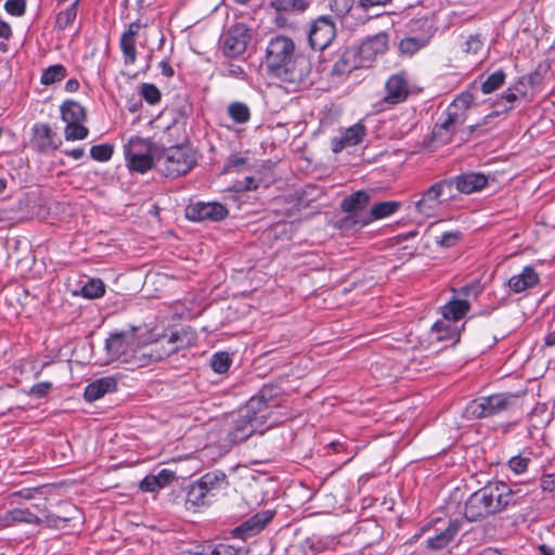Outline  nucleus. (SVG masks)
<instances>
[{"label":"nucleus","mask_w":555,"mask_h":555,"mask_svg":"<svg viewBox=\"0 0 555 555\" xmlns=\"http://www.w3.org/2000/svg\"><path fill=\"white\" fill-rule=\"evenodd\" d=\"M284 401L281 388L275 385H264L243 406L232 413L227 423L228 440L233 443L243 442L254 434L262 435V428L275 410Z\"/></svg>","instance_id":"nucleus-1"},{"label":"nucleus","mask_w":555,"mask_h":555,"mask_svg":"<svg viewBox=\"0 0 555 555\" xmlns=\"http://www.w3.org/2000/svg\"><path fill=\"white\" fill-rule=\"evenodd\" d=\"M176 338L177 335L172 334L166 341L168 348L160 351L158 347L163 345V341L141 347L134 331L118 332L109 335L105 341V349L107 354L114 360L141 365L144 363L145 358H150L152 361H160L173 353L178 349L175 345Z\"/></svg>","instance_id":"nucleus-2"},{"label":"nucleus","mask_w":555,"mask_h":555,"mask_svg":"<svg viewBox=\"0 0 555 555\" xmlns=\"http://www.w3.org/2000/svg\"><path fill=\"white\" fill-rule=\"evenodd\" d=\"M515 493L503 481H491L475 491L465 502L464 516L469 521L482 520L515 504Z\"/></svg>","instance_id":"nucleus-3"},{"label":"nucleus","mask_w":555,"mask_h":555,"mask_svg":"<svg viewBox=\"0 0 555 555\" xmlns=\"http://www.w3.org/2000/svg\"><path fill=\"white\" fill-rule=\"evenodd\" d=\"M195 163L196 159L192 150L183 145L168 149L160 147L157 156V168L166 177L171 178L188 173Z\"/></svg>","instance_id":"nucleus-4"},{"label":"nucleus","mask_w":555,"mask_h":555,"mask_svg":"<svg viewBox=\"0 0 555 555\" xmlns=\"http://www.w3.org/2000/svg\"><path fill=\"white\" fill-rule=\"evenodd\" d=\"M312 63L304 53H295L273 77L286 83L292 90L306 88L313 81Z\"/></svg>","instance_id":"nucleus-5"},{"label":"nucleus","mask_w":555,"mask_h":555,"mask_svg":"<svg viewBox=\"0 0 555 555\" xmlns=\"http://www.w3.org/2000/svg\"><path fill=\"white\" fill-rule=\"evenodd\" d=\"M515 399L509 393H495L472 400L464 409L463 415L468 420L485 418L508 409Z\"/></svg>","instance_id":"nucleus-6"},{"label":"nucleus","mask_w":555,"mask_h":555,"mask_svg":"<svg viewBox=\"0 0 555 555\" xmlns=\"http://www.w3.org/2000/svg\"><path fill=\"white\" fill-rule=\"evenodd\" d=\"M296 47L294 41L286 36H275L267 44L264 64L271 76L283 67V65L295 55Z\"/></svg>","instance_id":"nucleus-7"},{"label":"nucleus","mask_w":555,"mask_h":555,"mask_svg":"<svg viewBox=\"0 0 555 555\" xmlns=\"http://www.w3.org/2000/svg\"><path fill=\"white\" fill-rule=\"evenodd\" d=\"M249 39L248 27L244 23H235L221 35L220 47L228 57H237L246 51Z\"/></svg>","instance_id":"nucleus-8"},{"label":"nucleus","mask_w":555,"mask_h":555,"mask_svg":"<svg viewBox=\"0 0 555 555\" xmlns=\"http://www.w3.org/2000/svg\"><path fill=\"white\" fill-rule=\"evenodd\" d=\"M336 36L335 23L330 16H320L311 25L309 43L313 50L326 49Z\"/></svg>","instance_id":"nucleus-9"},{"label":"nucleus","mask_w":555,"mask_h":555,"mask_svg":"<svg viewBox=\"0 0 555 555\" xmlns=\"http://www.w3.org/2000/svg\"><path fill=\"white\" fill-rule=\"evenodd\" d=\"M227 216L228 209L218 202H197L185 208V217L192 221H220Z\"/></svg>","instance_id":"nucleus-10"},{"label":"nucleus","mask_w":555,"mask_h":555,"mask_svg":"<svg viewBox=\"0 0 555 555\" xmlns=\"http://www.w3.org/2000/svg\"><path fill=\"white\" fill-rule=\"evenodd\" d=\"M449 182L441 180L427 189L422 197L415 202L416 211L426 217H434L441 204V196L446 194Z\"/></svg>","instance_id":"nucleus-11"},{"label":"nucleus","mask_w":555,"mask_h":555,"mask_svg":"<svg viewBox=\"0 0 555 555\" xmlns=\"http://www.w3.org/2000/svg\"><path fill=\"white\" fill-rule=\"evenodd\" d=\"M409 80L404 73L391 75L385 83L384 104L396 105L404 102L409 96Z\"/></svg>","instance_id":"nucleus-12"},{"label":"nucleus","mask_w":555,"mask_h":555,"mask_svg":"<svg viewBox=\"0 0 555 555\" xmlns=\"http://www.w3.org/2000/svg\"><path fill=\"white\" fill-rule=\"evenodd\" d=\"M444 181L449 182L448 192L451 196L453 186L463 194H472L483 190L488 184V177L479 172H465Z\"/></svg>","instance_id":"nucleus-13"},{"label":"nucleus","mask_w":555,"mask_h":555,"mask_svg":"<svg viewBox=\"0 0 555 555\" xmlns=\"http://www.w3.org/2000/svg\"><path fill=\"white\" fill-rule=\"evenodd\" d=\"M274 514L273 511L266 509L253 515L240 526L235 527L232 530V535L243 540L255 537L273 519Z\"/></svg>","instance_id":"nucleus-14"},{"label":"nucleus","mask_w":555,"mask_h":555,"mask_svg":"<svg viewBox=\"0 0 555 555\" xmlns=\"http://www.w3.org/2000/svg\"><path fill=\"white\" fill-rule=\"evenodd\" d=\"M34 146L41 153L55 151L62 144L56 133L52 131L48 124H35L33 127Z\"/></svg>","instance_id":"nucleus-15"},{"label":"nucleus","mask_w":555,"mask_h":555,"mask_svg":"<svg viewBox=\"0 0 555 555\" xmlns=\"http://www.w3.org/2000/svg\"><path fill=\"white\" fill-rule=\"evenodd\" d=\"M366 134L365 127L358 122L345 129L339 137L331 141V147L334 153H339L347 147L360 144Z\"/></svg>","instance_id":"nucleus-16"},{"label":"nucleus","mask_w":555,"mask_h":555,"mask_svg":"<svg viewBox=\"0 0 555 555\" xmlns=\"http://www.w3.org/2000/svg\"><path fill=\"white\" fill-rule=\"evenodd\" d=\"M388 37L386 34H377L371 38L365 39L358 51L360 59L363 60L364 64L373 61L377 55L384 54L387 50Z\"/></svg>","instance_id":"nucleus-17"},{"label":"nucleus","mask_w":555,"mask_h":555,"mask_svg":"<svg viewBox=\"0 0 555 555\" xmlns=\"http://www.w3.org/2000/svg\"><path fill=\"white\" fill-rule=\"evenodd\" d=\"M465 121H456L453 115L446 109L442 121L435 125L433 129V139L438 144H448L456 130L464 125Z\"/></svg>","instance_id":"nucleus-18"},{"label":"nucleus","mask_w":555,"mask_h":555,"mask_svg":"<svg viewBox=\"0 0 555 555\" xmlns=\"http://www.w3.org/2000/svg\"><path fill=\"white\" fill-rule=\"evenodd\" d=\"M141 24L139 22L130 23L128 28L122 33L120 37V50L122 52L125 64H134L137 60L135 41Z\"/></svg>","instance_id":"nucleus-19"},{"label":"nucleus","mask_w":555,"mask_h":555,"mask_svg":"<svg viewBox=\"0 0 555 555\" xmlns=\"http://www.w3.org/2000/svg\"><path fill=\"white\" fill-rule=\"evenodd\" d=\"M362 66H365V64L363 60L360 59L358 49L352 47L344 50L339 59L335 62L332 72L335 75L341 76Z\"/></svg>","instance_id":"nucleus-20"},{"label":"nucleus","mask_w":555,"mask_h":555,"mask_svg":"<svg viewBox=\"0 0 555 555\" xmlns=\"http://www.w3.org/2000/svg\"><path fill=\"white\" fill-rule=\"evenodd\" d=\"M197 481L212 500L229 486L228 477L222 470L208 472Z\"/></svg>","instance_id":"nucleus-21"},{"label":"nucleus","mask_w":555,"mask_h":555,"mask_svg":"<svg viewBox=\"0 0 555 555\" xmlns=\"http://www.w3.org/2000/svg\"><path fill=\"white\" fill-rule=\"evenodd\" d=\"M117 387V380L113 376H105L90 383L83 392V397L88 402H93L102 398L108 392H113Z\"/></svg>","instance_id":"nucleus-22"},{"label":"nucleus","mask_w":555,"mask_h":555,"mask_svg":"<svg viewBox=\"0 0 555 555\" xmlns=\"http://www.w3.org/2000/svg\"><path fill=\"white\" fill-rule=\"evenodd\" d=\"M40 518L27 508H14L0 517V528L13 526L18 522L39 525Z\"/></svg>","instance_id":"nucleus-23"},{"label":"nucleus","mask_w":555,"mask_h":555,"mask_svg":"<svg viewBox=\"0 0 555 555\" xmlns=\"http://www.w3.org/2000/svg\"><path fill=\"white\" fill-rule=\"evenodd\" d=\"M460 527L461 525L459 520L450 521L448 527L443 531L437 533L436 535L427 540L428 547L434 551L442 550L455 538V535L460 531Z\"/></svg>","instance_id":"nucleus-24"},{"label":"nucleus","mask_w":555,"mask_h":555,"mask_svg":"<svg viewBox=\"0 0 555 555\" xmlns=\"http://www.w3.org/2000/svg\"><path fill=\"white\" fill-rule=\"evenodd\" d=\"M538 281V273L531 267H525L521 273L508 280V286L515 293H520L535 285Z\"/></svg>","instance_id":"nucleus-25"},{"label":"nucleus","mask_w":555,"mask_h":555,"mask_svg":"<svg viewBox=\"0 0 555 555\" xmlns=\"http://www.w3.org/2000/svg\"><path fill=\"white\" fill-rule=\"evenodd\" d=\"M475 101L474 95L470 92H463L456 96L453 102L447 107L456 121H466L467 109L473 105Z\"/></svg>","instance_id":"nucleus-26"},{"label":"nucleus","mask_w":555,"mask_h":555,"mask_svg":"<svg viewBox=\"0 0 555 555\" xmlns=\"http://www.w3.org/2000/svg\"><path fill=\"white\" fill-rule=\"evenodd\" d=\"M159 155V149L155 153H145L126 158L127 166L130 170L144 173L150 170L153 166L157 167V156Z\"/></svg>","instance_id":"nucleus-27"},{"label":"nucleus","mask_w":555,"mask_h":555,"mask_svg":"<svg viewBox=\"0 0 555 555\" xmlns=\"http://www.w3.org/2000/svg\"><path fill=\"white\" fill-rule=\"evenodd\" d=\"M160 146L155 145L151 140L140 137L131 138L125 145V157L129 158L145 153H155Z\"/></svg>","instance_id":"nucleus-28"},{"label":"nucleus","mask_w":555,"mask_h":555,"mask_svg":"<svg viewBox=\"0 0 555 555\" xmlns=\"http://www.w3.org/2000/svg\"><path fill=\"white\" fill-rule=\"evenodd\" d=\"M469 310V302L466 299L454 297L442 307V315L447 320L456 322L464 318Z\"/></svg>","instance_id":"nucleus-29"},{"label":"nucleus","mask_w":555,"mask_h":555,"mask_svg":"<svg viewBox=\"0 0 555 555\" xmlns=\"http://www.w3.org/2000/svg\"><path fill=\"white\" fill-rule=\"evenodd\" d=\"M212 499L196 480L190 485L186 493V505L191 507H202L210 505Z\"/></svg>","instance_id":"nucleus-30"},{"label":"nucleus","mask_w":555,"mask_h":555,"mask_svg":"<svg viewBox=\"0 0 555 555\" xmlns=\"http://www.w3.org/2000/svg\"><path fill=\"white\" fill-rule=\"evenodd\" d=\"M61 117L65 124H74L86 120L85 108L75 101H65L61 105Z\"/></svg>","instance_id":"nucleus-31"},{"label":"nucleus","mask_w":555,"mask_h":555,"mask_svg":"<svg viewBox=\"0 0 555 555\" xmlns=\"http://www.w3.org/2000/svg\"><path fill=\"white\" fill-rule=\"evenodd\" d=\"M370 202V195L365 191H357L345 197L341 202V209L349 214H357L364 209Z\"/></svg>","instance_id":"nucleus-32"},{"label":"nucleus","mask_w":555,"mask_h":555,"mask_svg":"<svg viewBox=\"0 0 555 555\" xmlns=\"http://www.w3.org/2000/svg\"><path fill=\"white\" fill-rule=\"evenodd\" d=\"M399 207V203L397 202H380L376 203L371 207L370 217L360 222V227L367 224L369 222L382 218L389 217L392 215Z\"/></svg>","instance_id":"nucleus-33"},{"label":"nucleus","mask_w":555,"mask_h":555,"mask_svg":"<svg viewBox=\"0 0 555 555\" xmlns=\"http://www.w3.org/2000/svg\"><path fill=\"white\" fill-rule=\"evenodd\" d=\"M451 320L442 319L437 321L431 326V336L437 340H451L454 339L457 334L455 328L451 324Z\"/></svg>","instance_id":"nucleus-34"},{"label":"nucleus","mask_w":555,"mask_h":555,"mask_svg":"<svg viewBox=\"0 0 555 555\" xmlns=\"http://www.w3.org/2000/svg\"><path fill=\"white\" fill-rule=\"evenodd\" d=\"M429 35L403 38L399 43L400 51L404 54H414L422 48L426 47L429 42Z\"/></svg>","instance_id":"nucleus-35"},{"label":"nucleus","mask_w":555,"mask_h":555,"mask_svg":"<svg viewBox=\"0 0 555 555\" xmlns=\"http://www.w3.org/2000/svg\"><path fill=\"white\" fill-rule=\"evenodd\" d=\"M66 68L61 64H55L49 66L43 70L40 81L44 86H50L63 80L66 77Z\"/></svg>","instance_id":"nucleus-36"},{"label":"nucleus","mask_w":555,"mask_h":555,"mask_svg":"<svg viewBox=\"0 0 555 555\" xmlns=\"http://www.w3.org/2000/svg\"><path fill=\"white\" fill-rule=\"evenodd\" d=\"M271 5L281 12H304L309 7V0H272Z\"/></svg>","instance_id":"nucleus-37"},{"label":"nucleus","mask_w":555,"mask_h":555,"mask_svg":"<svg viewBox=\"0 0 555 555\" xmlns=\"http://www.w3.org/2000/svg\"><path fill=\"white\" fill-rule=\"evenodd\" d=\"M228 114L236 124H245L250 119L248 106L242 102H234L228 106Z\"/></svg>","instance_id":"nucleus-38"},{"label":"nucleus","mask_w":555,"mask_h":555,"mask_svg":"<svg viewBox=\"0 0 555 555\" xmlns=\"http://www.w3.org/2000/svg\"><path fill=\"white\" fill-rule=\"evenodd\" d=\"M531 463V452L522 451L519 454L508 460V467L516 475L524 474L527 472L529 464Z\"/></svg>","instance_id":"nucleus-39"},{"label":"nucleus","mask_w":555,"mask_h":555,"mask_svg":"<svg viewBox=\"0 0 555 555\" xmlns=\"http://www.w3.org/2000/svg\"><path fill=\"white\" fill-rule=\"evenodd\" d=\"M78 2L79 0L74 1L68 8L57 14L55 24L59 29H66L76 20Z\"/></svg>","instance_id":"nucleus-40"},{"label":"nucleus","mask_w":555,"mask_h":555,"mask_svg":"<svg viewBox=\"0 0 555 555\" xmlns=\"http://www.w3.org/2000/svg\"><path fill=\"white\" fill-rule=\"evenodd\" d=\"M104 293L105 285L99 279H91L81 287V295L88 299L100 298Z\"/></svg>","instance_id":"nucleus-41"},{"label":"nucleus","mask_w":555,"mask_h":555,"mask_svg":"<svg viewBox=\"0 0 555 555\" xmlns=\"http://www.w3.org/2000/svg\"><path fill=\"white\" fill-rule=\"evenodd\" d=\"M505 73L502 69L495 70L481 83V91L489 94L501 88L505 81Z\"/></svg>","instance_id":"nucleus-42"},{"label":"nucleus","mask_w":555,"mask_h":555,"mask_svg":"<svg viewBox=\"0 0 555 555\" xmlns=\"http://www.w3.org/2000/svg\"><path fill=\"white\" fill-rule=\"evenodd\" d=\"M82 122L83 121L66 124L64 129V138L66 141L85 140L88 137L89 130Z\"/></svg>","instance_id":"nucleus-43"},{"label":"nucleus","mask_w":555,"mask_h":555,"mask_svg":"<svg viewBox=\"0 0 555 555\" xmlns=\"http://www.w3.org/2000/svg\"><path fill=\"white\" fill-rule=\"evenodd\" d=\"M520 99V96H517L515 94V91H513V89L508 88L496 99L495 106L501 107L502 112H507L514 108L515 103Z\"/></svg>","instance_id":"nucleus-44"},{"label":"nucleus","mask_w":555,"mask_h":555,"mask_svg":"<svg viewBox=\"0 0 555 555\" xmlns=\"http://www.w3.org/2000/svg\"><path fill=\"white\" fill-rule=\"evenodd\" d=\"M199 555H237V550L224 543L209 544L203 547Z\"/></svg>","instance_id":"nucleus-45"},{"label":"nucleus","mask_w":555,"mask_h":555,"mask_svg":"<svg viewBox=\"0 0 555 555\" xmlns=\"http://www.w3.org/2000/svg\"><path fill=\"white\" fill-rule=\"evenodd\" d=\"M231 365V358L228 352H216L211 358V367L218 373H225Z\"/></svg>","instance_id":"nucleus-46"},{"label":"nucleus","mask_w":555,"mask_h":555,"mask_svg":"<svg viewBox=\"0 0 555 555\" xmlns=\"http://www.w3.org/2000/svg\"><path fill=\"white\" fill-rule=\"evenodd\" d=\"M141 96L151 105H155L160 101L162 93L153 83H143L140 90Z\"/></svg>","instance_id":"nucleus-47"},{"label":"nucleus","mask_w":555,"mask_h":555,"mask_svg":"<svg viewBox=\"0 0 555 555\" xmlns=\"http://www.w3.org/2000/svg\"><path fill=\"white\" fill-rule=\"evenodd\" d=\"M114 149L109 144L93 145L90 149V155L98 162H107L112 158Z\"/></svg>","instance_id":"nucleus-48"},{"label":"nucleus","mask_w":555,"mask_h":555,"mask_svg":"<svg viewBox=\"0 0 555 555\" xmlns=\"http://www.w3.org/2000/svg\"><path fill=\"white\" fill-rule=\"evenodd\" d=\"M353 2V0H328L327 7L337 16L344 17L352 9Z\"/></svg>","instance_id":"nucleus-49"},{"label":"nucleus","mask_w":555,"mask_h":555,"mask_svg":"<svg viewBox=\"0 0 555 555\" xmlns=\"http://www.w3.org/2000/svg\"><path fill=\"white\" fill-rule=\"evenodd\" d=\"M482 46L483 43L478 36L470 35L462 44V49L467 54H477Z\"/></svg>","instance_id":"nucleus-50"},{"label":"nucleus","mask_w":555,"mask_h":555,"mask_svg":"<svg viewBox=\"0 0 555 555\" xmlns=\"http://www.w3.org/2000/svg\"><path fill=\"white\" fill-rule=\"evenodd\" d=\"M461 238L462 233L460 231H449L444 232L437 243L442 247H452L455 246Z\"/></svg>","instance_id":"nucleus-51"},{"label":"nucleus","mask_w":555,"mask_h":555,"mask_svg":"<svg viewBox=\"0 0 555 555\" xmlns=\"http://www.w3.org/2000/svg\"><path fill=\"white\" fill-rule=\"evenodd\" d=\"M4 9L10 15L22 16L26 10V2L25 0H8Z\"/></svg>","instance_id":"nucleus-52"},{"label":"nucleus","mask_w":555,"mask_h":555,"mask_svg":"<svg viewBox=\"0 0 555 555\" xmlns=\"http://www.w3.org/2000/svg\"><path fill=\"white\" fill-rule=\"evenodd\" d=\"M222 75L224 77L236 78V79H245V72L242 66L236 64H229L223 70Z\"/></svg>","instance_id":"nucleus-53"},{"label":"nucleus","mask_w":555,"mask_h":555,"mask_svg":"<svg viewBox=\"0 0 555 555\" xmlns=\"http://www.w3.org/2000/svg\"><path fill=\"white\" fill-rule=\"evenodd\" d=\"M140 488L146 492H154L157 489H160L159 481L156 479L155 475L146 476L140 483Z\"/></svg>","instance_id":"nucleus-54"},{"label":"nucleus","mask_w":555,"mask_h":555,"mask_svg":"<svg viewBox=\"0 0 555 555\" xmlns=\"http://www.w3.org/2000/svg\"><path fill=\"white\" fill-rule=\"evenodd\" d=\"M52 387V384L49 383V382H42V383H38V384H35L31 388H30V391L29 393L34 397H37V398H42L44 397L49 390L51 389Z\"/></svg>","instance_id":"nucleus-55"},{"label":"nucleus","mask_w":555,"mask_h":555,"mask_svg":"<svg viewBox=\"0 0 555 555\" xmlns=\"http://www.w3.org/2000/svg\"><path fill=\"white\" fill-rule=\"evenodd\" d=\"M246 163V159L238 155H231L228 158V162L225 164L224 170L225 171H232V170H238L241 167H243Z\"/></svg>","instance_id":"nucleus-56"},{"label":"nucleus","mask_w":555,"mask_h":555,"mask_svg":"<svg viewBox=\"0 0 555 555\" xmlns=\"http://www.w3.org/2000/svg\"><path fill=\"white\" fill-rule=\"evenodd\" d=\"M392 0H359V7L367 11L372 8L387 5Z\"/></svg>","instance_id":"nucleus-57"},{"label":"nucleus","mask_w":555,"mask_h":555,"mask_svg":"<svg viewBox=\"0 0 555 555\" xmlns=\"http://www.w3.org/2000/svg\"><path fill=\"white\" fill-rule=\"evenodd\" d=\"M156 479L159 481L162 488L167 486L171 480L175 479L173 472L169 469H162L158 475H155Z\"/></svg>","instance_id":"nucleus-58"},{"label":"nucleus","mask_w":555,"mask_h":555,"mask_svg":"<svg viewBox=\"0 0 555 555\" xmlns=\"http://www.w3.org/2000/svg\"><path fill=\"white\" fill-rule=\"evenodd\" d=\"M515 91V94L517 96H520L521 99L526 98L527 95V85L524 78H519L513 86L509 87Z\"/></svg>","instance_id":"nucleus-59"},{"label":"nucleus","mask_w":555,"mask_h":555,"mask_svg":"<svg viewBox=\"0 0 555 555\" xmlns=\"http://www.w3.org/2000/svg\"><path fill=\"white\" fill-rule=\"evenodd\" d=\"M63 154L74 158V159H80L85 156V150L82 147H76L73 150H65L63 151Z\"/></svg>","instance_id":"nucleus-60"},{"label":"nucleus","mask_w":555,"mask_h":555,"mask_svg":"<svg viewBox=\"0 0 555 555\" xmlns=\"http://www.w3.org/2000/svg\"><path fill=\"white\" fill-rule=\"evenodd\" d=\"M11 36V26L7 22L0 20V38L9 39Z\"/></svg>","instance_id":"nucleus-61"},{"label":"nucleus","mask_w":555,"mask_h":555,"mask_svg":"<svg viewBox=\"0 0 555 555\" xmlns=\"http://www.w3.org/2000/svg\"><path fill=\"white\" fill-rule=\"evenodd\" d=\"M159 66H160L163 75H165L166 77H172L173 76L175 72H173V68L170 65L169 61H167V60L162 61L159 63Z\"/></svg>","instance_id":"nucleus-62"},{"label":"nucleus","mask_w":555,"mask_h":555,"mask_svg":"<svg viewBox=\"0 0 555 555\" xmlns=\"http://www.w3.org/2000/svg\"><path fill=\"white\" fill-rule=\"evenodd\" d=\"M65 89L68 92H75L79 89V81L75 78L68 79L65 83Z\"/></svg>","instance_id":"nucleus-63"},{"label":"nucleus","mask_w":555,"mask_h":555,"mask_svg":"<svg viewBox=\"0 0 555 555\" xmlns=\"http://www.w3.org/2000/svg\"><path fill=\"white\" fill-rule=\"evenodd\" d=\"M539 555H555V553L551 546L542 544L539 546Z\"/></svg>","instance_id":"nucleus-64"}]
</instances>
